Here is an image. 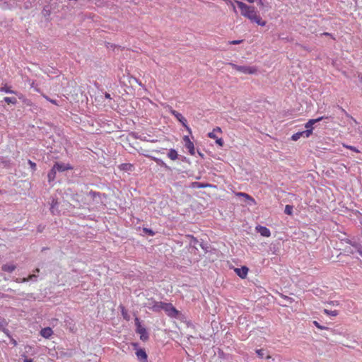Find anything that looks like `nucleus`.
<instances>
[{
  "instance_id": "obj_1",
  "label": "nucleus",
  "mask_w": 362,
  "mask_h": 362,
  "mask_svg": "<svg viewBox=\"0 0 362 362\" xmlns=\"http://www.w3.org/2000/svg\"><path fill=\"white\" fill-rule=\"evenodd\" d=\"M235 2L243 16L250 20L252 23H257L258 25H266L267 22L262 18L255 7L249 6L243 1H235Z\"/></svg>"
},
{
  "instance_id": "obj_2",
  "label": "nucleus",
  "mask_w": 362,
  "mask_h": 362,
  "mask_svg": "<svg viewBox=\"0 0 362 362\" xmlns=\"http://www.w3.org/2000/svg\"><path fill=\"white\" fill-rule=\"evenodd\" d=\"M228 64L237 71L245 74H255L257 71V69L255 66H239L233 63H229Z\"/></svg>"
},
{
  "instance_id": "obj_3",
  "label": "nucleus",
  "mask_w": 362,
  "mask_h": 362,
  "mask_svg": "<svg viewBox=\"0 0 362 362\" xmlns=\"http://www.w3.org/2000/svg\"><path fill=\"white\" fill-rule=\"evenodd\" d=\"M163 310L170 317H177L179 315V311L171 303H164Z\"/></svg>"
},
{
  "instance_id": "obj_4",
  "label": "nucleus",
  "mask_w": 362,
  "mask_h": 362,
  "mask_svg": "<svg viewBox=\"0 0 362 362\" xmlns=\"http://www.w3.org/2000/svg\"><path fill=\"white\" fill-rule=\"evenodd\" d=\"M170 113L186 128V129L191 133V129L187 124V119L177 111L170 110Z\"/></svg>"
},
{
  "instance_id": "obj_5",
  "label": "nucleus",
  "mask_w": 362,
  "mask_h": 362,
  "mask_svg": "<svg viewBox=\"0 0 362 362\" xmlns=\"http://www.w3.org/2000/svg\"><path fill=\"white\" fill-rule=\"evenodd\" d=\"M182 139L185 144V146L188 150L189 153L191 156H194L195 148L194 143L190 140L188 136H184Z\"/></svg>"
},
{
  "instance_id": "obj_6",
  "label": "nucleus",
  "mask_w": 362,
  "mask_h": 362,
  "mask_svg": "<svg viewBox=\"0 0 362 362\" xmlns=\"http://www.w3.org/2000/svg\"><path fill=\"white\" fill-rule=\"evenodd\" d=\"M54 170H56L59 172H64L68 170H72L73 167L69 164H64L62 163H55V164L53 165Z\"/></svg>"
},
{
  "instance_id": "obj_7",
  "label": "nucleus",
  "mask_w": 362,
  "mask_h": 362,
  "mask_svg": "<svg viewBox=\"0 0 362 362\" xmlns=\"http://www.w3.org/2000/svg\"><path fill=\"white\" fill-rule=\"evenodd\" d=\"M311 135V130L310 129H306L305 131L297 132L292 135L291 139L293 141H297L298 140L301 136H304L306 138H308Z\"/></svg>"
},
{
  "instance_id": "obj_8",
  "label": "nucleus",
  "mask_w": 362,
  "mask_h": 362,
  "mask_svg": "<svg viewBox=\"0 0 362 362\" xmlns=\"http://www.w3.org/2000/svg\"><path fill=\"white\" fill-rule=\"evenodd\" d=\"M255 230L260 233L263 237L269 238L271 236V232L269 228L265 226L258 225L256 226Z\"/></svg>"
},
{
  "instance_id": "obj_9",
  "label": "nucleus",
  "mask_w": 362,
  "mask_h": 362,
  "mask_svg": "<svg viewBox=\"0 0 362 362\" xmlns=\"http://www.w3.org/2000/svg\"><path fill=\"white\" fill-rule=\"evenodd\" d=\"M324 118H328V117H320L317 119H311L310 120H308V122L305 124V127L307 129H310L311 130V134H313V124H315V123L318 122H320L322 121Z\"/></svg>"
},
{
  "instance_id": "obj_10",
  "label": "nucleus",
  "mask_w": 362,
  "mask_h": 362,
  "mask_svg": "<svg viewBox=\"0 0 362 362\" xmlns=\"http://www.w3.org/2000/svg\"><path fill=\"white\" fill-rule=\"evenodd\" d=\"M248 271H249V269L247 267H245V266H243L240 268H235V272L236 274L238 276H240L241 279L246 278V276L247 275V273H248Z\"/></svg>"
},
{
  "instance_id": "obj_11",
  "label": "nucleus",
  "mask_w": 362,
  "mask_h": 362,
  "mask_svg": "<svg viewBox=\"0 0 362 362\" xmlns=\"http://www.w3.org/2000/svg\"><path fill=\"white\" fill-rule=\"evenodd\" d=\"M136 332L140 334V339L145 341L148 340V334L146 332V329L143 327L142 326H139V327L136 328Z\"/></svg>"
},
{
  "instance_id": "obj_12",
  "label": "nucleus",
  "mask_w": 362,
  "mask_h": 362,
  "mask_svg": "<svg viewBox=\"0 0 362 362\" xmlns=\"http://www.w3.org/2000/svg\"><path fill=\"white\" fill-rule=\"evenodd\" d=\"M136 355L138 359L141 362H146L147 361V354L144 349H137L136 351Z\"/></svg>"
},
{
  "instance_id": "obj_13",
  "label": "nucleus",
  "mask_w": 362,
  "mask_h": 362,
  "mask_svg": "<svg viewBox=\"0 0 362 362\" xmlns=\"http://www.w3.org/2000/svg\"><path fill=\"white\" fill-rule=\"evenodd\" d=\"M235 195L237 197H244L245 199V200L250 202V203H249L250 204H256V202H255V199L253 197H252L250 195H249L248 194H247V193H245V192H237V193H235Z\"/></svg>"
},
{
  "instance_id": "obj_14",
  "label": "nucleus",
  "mask_w": 362,
  "mask_h": 362,
  "mask_svg": "<svg viewBox=\"0 0 362 362\" xmlns=\"http://www.w3.org/2000/svg\"><path fill=\"white\" fill-rule=\"evenodd\" d=\"M52 334L53 331L49 327L42 328L40 331V335L45 339H49Z\"/></svg>"
},
{
  "instance_id": "obj_15",
  "label": "nucleus",
  "mask_w": 362,
  "mask_h": 362,
  "mask_svg": "<svg viewBox=\"0 0 362 362\" xmlns=\"http://www.w3.org/2000/svg\"><path fill=\"white\" fill-rule=\"evenodd\" d=\"M216 133H222L221 129L218 127H216L213 129L211 132H209L208 134V136L211 139L216 140L218 138V136H216Z\"/></svg>"
},
{
  "instance_id": "obj_16",
  "label": "nucleus",
  "mask_w": 362,
  "mask_h": 362,
  "mask_svg": "<svg viewBox=\"0 0 362 362\" xmlns=\"http://www.w3.org/2000/svg\"><path fill=\"white\" fill-rule=\"evenodd\" d=\"M119 168L123 171H132L134 165L131 163H122L119 166Z\"/></svg>"
},
{
  "instance_id": "obj_17",
  "label": "nucleus",
  "mask_w": 362,
  "mask_h": 362,
  "mask_svg": "<svg viewBox=\"0 0 362 362\" xmlns=\"http://www.w3.org/2000/svg\"><path fill=\"white\" fill-rule=\"evenodd\" d=\"M163 305H164V302H155L151 309L153 311L158 313L163 310Z\"/></svg>"
},
{
  "instance_id": "obj_18",
  "label": "nucleus",
  "mask_w": 362,
  "mask_h": 362,
  "mask_svg": "<svg viewBox=\"0 0 362 362\" xmlns=\"http://www.w3.org/2000/svg\"><path fill=\"white\" fill-rule=\"evenodd\" d=\"M16 267L14 265V264H4L2 267H1V269L2 271L4 272H13L15 269H16Z\"/></svg>"
},
{
  "instance_id": "obj_19",
  "label": "nucleus",
  "mask_w": 362,
  "mask_h": 362,
  "mask_svg": "<svg viewBox=\"0 0 362 362\" xmlns=\"http://www.w3.org/2000/svg\"><path fill=\"white\" fill-rule=\"evenodd\" d=\"M168 157L172 160H175L178 158V153L175 149L171 148L168 151Z\"/></svg>"
},
{
  "instance_id": "obj_20",
  "label": "nucleus",
  "mask_w": 362,
  "mask_h": 362,
  "mask_svg": "<svg viewBox=\"0 0 362 362\" xmlns=\"http://www.w3.org/2000/svg\"><path fill=\"white\" fill-rule=\"evenodd\" d=\"M56 173H57V170H54V168L52 167V168L50 170V171L49 172V173L47 175L49 182H52L55 179Z\"/></svg>"
},
{
  "instance_id": "obj_21",
  "label": "nucleus",
  "mask_w": 362,
  "mask_h": 362,
  "mask_svg": "<svg viewBox=\"0 0 362 362\" xmlns=\"http://www.w3.org/2000/svg\"><path fill=\"white\" fill-rule=\"evenodd\" d=\"M0 91L5 92L6 93L16 94V93L11 90V88L10 86H8L7 85H5L4 86L1 87L0 88Z\"/></svg>"
},
{
  "instance_id": "obj_22",
  "label": "nucleus",
  "mask_w": 362,
  "mask_h": 362,
  "mask_svg": "<svg viewBox=\"0 0 362 362\" xmlns=\"http://www.w3.org/2000/svg\"><path fill=\"white\" fill-rule=\"evenodd\" d=\"M4 101L7 103V104H16L17 103V100L16 98H13V97H5L4 98Z\"/></svg>"
},
{
  "instance_id": "obj_23",
  "label": "nucleus",
  "mask_w": 362,
  "mask_h": 362,
  "mask_svg": "<svg viewBox=\"0 0 362 362\" xmlns=\"http://www.w3.org/2000/svg\"><path fill=\"white\" fill-rule=\"evenodd\" d=\"M284 212L287 215H292L293 214V206L291 205H286Z\"/></svg>"
},
{
  "instance_id": "obj_24",
  "label": "nucleus",
  "mask_w": 362,
  "mask_h": 362,
  "mask_svg": "<svg viewBox=\"0 0 362 362\" xmlns=\"http://www.w3.org/2000/svg\"><path fill=\"white\" fill-rule=\"evenodd\" d=\"M324 313L327 315H331V316H337L338 315V311L334 310H329L327 309H325L324 310Z\"/></svg>"
},
{
  "instance_id": "obj_25",
  "label": "nucleus",
  "mask_w": 362,
  "mask_h": 362,
  "mask_svg": "<svg viewBox=\"0 0 362 362\" xmlns=\"http://www.w3.org/2000/svg\"><path fill=\"white\" fill-rule=\"evenodd\" d=\"M122 315L124 319H125L126 320H129V316L127 313V311L125 310V308L124 307H122Z\"/></svg>"
},
{
  "instance_id": "obj_26",
  "label": "nucleus",
  "mask_w": 362,
  "mask_h": 362,
  "mask_svg": "<svg viewBox=\"0 0 362 362\" xmlns=\"http://www.w3.org/2000/svg\"><path fill=\"white\" fill-rule=\"evenodd\" d=\"M8 325V322L4 318L0 317V330H1L2 328L4 327H6Z\"/></svg>"
},
{
  "instance_id": "obj_27",
  "label": "nucleus",
  "mask_w": 362,
  "mask_h": 362,
  "mask_svg": "<svg viewBox=\"0 0 362 362\" xmlns=\"http://www.w3.org/2000/svg\"><path fill=\"white\" fill-rule=\"evenodd\" d=\"M236 0H232V1L230 3H229L228 5L230 6V7L232 8L233 12L235 13H237V10H236V7H235V4H236V2H235Z\"/></svg>"
},
{
  "instance_id": "obj_28",
  "label": "nucleus",
  "mask_w": 362,
  "mask_h": 362,
  "mask_svg": "<svg viewBox=\"0 0 362 362\" xmlns=\"http://www.w3.org/2000/svg\"><path fill=\"white\" fill-rule=\"evenodd\" d=\"M313 324L319 329L323 330L327 329L326 327L320 325L317 321H313Z\"/></svg>"
},
{
  "instance_id": "obj_29",
  "label": "nucleus",
  "mask_w": 362,
  "mask_h": 362,
  "mask_svg": "<svg viewBox=\"0 0 362 362\" xmlns=\"http://www.w3.org/2000/svg\"><path fill=\"white\" fill-rule=\"evenodd\" d=\"M256 354H257V356L262 358L264 357V350L260 349H257L256 350Z\"/></svg>"
},
{
  "instance_id": "obj_30",
  "label": "nucleus",
  "mask_w": 362,
  "mask_h": 362,
  "mask_svg": "<svg viewBox=\"0 0 362 362\" xmlns=\"http://www.w3.org/2000/svg\"><path fill=\"white\" fill-rule=\"evenodd\" d=\"M345 148H348V149H350L351 151H354L355 152H359V151L354 146H349V145H346V144H344L343 145Z\"/></svg>"
},
{
  "instance_id": "obj_31",
  "label": "nucleus",
  "mask_w": 362,
  "mask_h": 362,
  "mask_svg": "<svg viewBox=\"0 0 362 362\" xmlns=\"http://www.w3.org/2000/svg\"><path fill=\"white\" fill-rule=\"evenodd\" d=\"M36 277V276L35 274H31V275H29L28 278H23L21 281V282H27L29 280H31L33 279V278Z\"/></svg>"
},
{
  "instance_id": "obj_32",
  "label": "nucleus",
  "mask_w": 362,
  "mask_h": 362,
  "mask_svg": "<svg viewBox=\"0 0 362 362\" xmlns=\"http://www.w3.org/2000/svg\"><path fill=\"white\" fill-rule=\"evenodd\" d=\"M216 144H218L219 146H223L224 144L223 140L221 138H217L216 139Z\"/></svg>"
},
{
  "instance_id": "obj_33",
  "label": "nucleus",
  "mask_w": 362,
  "mask_h": 362,
  "mask_svg": "<svg viewBox=\"0 0 362 362\" xmlns=\"http://www.w3.org/2000/svg\"><path fill=\"white\" fill-rule=\"evenodd\" d=\"M44 98L48 100L49 102H50L51 103L54 104V105H58V103L57 102V100H53V99H51L49 98V97L46 96V95H44Z\"/></svg>"
},
{
  "instance_id": "obj_34",
  "label": "nucleus",
  "mask_w": 362,
  "mask_h": 362,
  "mask_svg": "<svg viewBox=\"0 0 362 362\" xmlns=\"http://www.w3.org/2000/svg\"><path fill=\"white\" fill-rule=\"evenodd\" d=\"M28 164L30 165V166L33 169V170L35 171L36 170V163H35L33 162L30 160H28Z\"/></svg>"
},
{
  "instance_id": "obj_35",
  "label": "nucleus",
  "mask_w": 362,
  "mask_h": 362,
  "mask_svg": "<svg viewBox=\"0 0 362 362\" xmlns=\"http://www.w3.org/2000/svg\"><path fill=\"white\" fill-rule=\"evenodd\" d=\"M148 157L151 158L153 160L156 161L158 164H164L163 162L158 158L153 157V156H148Z\"/></svg>"
},
{
  "instance_id": "obj_36",
  "label": "nucleus",
  "mask_w": 362,
  "mask_h": 362,
  "mask_svg": "<svg viewBox=\"0 0 362 362\" xmlns=\"http://www.w3.org/2000/svg\"><path fill=\"white\" fill-rule=\"evenodd\" d=\"M1 331H2L4 333H5L8 337H11L10 334H9V331H8V329H7L6 328V327L2 328Z\"/></svg>"
},
{
  "instance_id": "obj_37",
  "label": "nucleus",
  "mask_w": 362,
  "mask_h": 362,
  "mask_svg": "<svg viewBox=\"0 0 362 362\" xmlns=\"http://www.w3.org/2000/svg\"><path fill=\"white\" fill-rule=\"evenodd\" d=\"M242 42H243V40H233V41H230L229 43H230V45H239V44H240Z\"/></svg>"
},
{
  "instance_id": "obj_38",
  "label": "nucleus",
  "mask_w": 362,
  "mask_h": 362,
  "mask_svg": "<svg viewBox=\"0 0 362 362\" xmlns=\"http://www.w3.org/2000/svg\"><path fill=\"white\" fill-rule=\"evenodd\" d=\"M257 1L258 6L259 7H263L264 6L263 0H256Z\"/></svg>"
},
{
  "instance_id": "obj_39",
  "label": "nucleus",
  "mask_w": 362,
  "mask_h": 362,
  "mask_svg": "<svg viewBox=\"0 0 362 362\" xmlns=\"http://www.w3.org/2000/svg\"><path fill=\"white\" fill-rule=\"evenodd\" d=\"M135 324L136 325V328L139 327V326H141L140 321L137 317L135 319Z\"/></svg>"
},
{
  "instance_id": "obj_40",
  "label": "nucleus",
  "mask_w": 362,
  "mask_h": 362,
  "mask_svg": "<svg viewBox=\"0 0 362 362\" xmlns=\"http://www.w3.org/2000/svg\"><path fill=\"white\" fill-rule=\"evenodd\" d=\"M11 343H12V344H13V346H16V345H17V341H16L14 339H13V338H12V339H11Z\"/></svg>"
},
{
  "instance_id": "obj_41",
  "label": "nucleus",
  "mask_w": 362,
  "mask_h": 362,
  "mask_svg": "<svg viewBox=\"0 0 362 362\" xmlns=\"http://www.w3.org/2000/svg\"><path fill=\"white\" fill-rule=\"evenodd\" d=\"M357 251L362 256V248H358Z\"/></svg>"
},
{
  "instance_id": "obj_42",
  "label": "nucleus",
  "mask_w": 362,
  "mask_h": 362,
  "mask_svg": "<svg viewBox=\"0 0 362 362\" xmlns=\"http://www.w3.org/2000/svg\"><path fill=\"white\" fill-rule=\"evenodd\" d=\"M24 362H33V360L26 358L24 360Z\"/></svg>"
},
{
  "instance_id": "obj_43",
  "label": "nucleus",
  "mask_w": 362,
  "mask_h": 362,
  "mask_svg": "<svg viewBox=\"0 0 362 362\" xmlns=\"http://www.w3.org/2000/svg\"><path fill=\"white\" fill-rule=\"evenodd\" d=\"M248 3L252 4L255 1V0H246Z\"/></svg>"
},
{
  "instance_id": "obj_44",
  "label": "nucleus",
  "mask_w": 362,
  "mask_h": 362,
  "mask_svg": "<svg viewBox=\"0 0 362 362\" xmlns=\"http://www.w3.org/2000/svg\"><path fill=\"white\" fill-rule=\"evenodd\" d=\"M359 81L362 83V74L358 75Z\"/></svg>"
},
{
  "instance_id": "obj_45",
  "label": "nucleus",
  "mask_w": 362,
  "mask_h": 362,
  "mask_svg": "<svg viewBox=\"0 0 362 362\" xmlns=\"http://www.w3.org/2000/svg\"><path fill=\"white\" fill-rule=\"evenodd\" d=\"M148 141L153 143V142H156L157 140H155L154 139H152L151 140H148Z\"/></svg>"
},
{
  "instance_id": "obj_46",
  "label": "nucleus",
  "mask_w": 362,
  "mask_h": 362,
  "mask_svg": "<svg viewBox=\"0 0 362 362\" xmlns=\"http://www.w3.org/2000/svg\"><path fill=\"white\" fill-rule=\"evenodd\" d=\"M199 153V155L201 156V157H203V153H200V152H198Z\"/></svg>"
},
{
  "instance_id": "obj_47",
  "label": "nucleus",
  "mask_w": 362,
  "mask_h": 362,
  "mask_svg": "<svg viewBox=\"0 0 362 362\" xmlns=\"http://www.w3.org/2000/svg\"><path fill=\"white\" fill-rule=\"evenodd\" d=\"M105 97H106V98H110V94L107 93V94L105 95Z\"/></svg>"
},
{
  "instance_id": "obj_48",
  "label": "nucleus",
  "mask_w": 362,
  "mask_h": 362,
  "mask_svg": "<svg viewBox=\"0 0 362 362\" xmlns=\"http://www.w3.org/2000/svg\"><path fill=\"white\" fill-rule=\"evenodd\" d=\"M266 358H267V359H269V358H271V356H270V355H268Z\"/></svg>"
},
{
  "instance_id": "obj_49",
  "label": "nucleus",
  "mask_w": 362,
  "mask_h": 362,
  "mask_svg": "<svg viewBox=\"0 0 362 362\" xmlns=\"http://www.w3.org/2000/svg\"><path fill=\"white\" fill-rule=\"evenodd\" d=\"M324 35H329V33H324Z\"/></svg>"
},
{
  "instance_id": "obj_50",
  "label": "nucleus",
  "mask_w": 362,
  "mask_h": 362,
  "mask_svg": "<svg viewBox=\"0 0 362 362\" xmlns=\"http://www.w3.org/2000/svg\"><path fill=\"white\" fill-rule=\"evenodd\" d=\"M148 233H150V234H151V235L153 234V233H152V231H151V230L148 231Z\"/></svg>"
},
{
  "instance_id": "obj_51",
  "label": "nucleus",
  "mask_w": 362,
  "mask_h": 362,
  "mask_svg": "<svg viewBox=\"0 0 362 362\" xmlns=\"http://www.w3.org/2000/svg\"><path fill=\"white\" fill-rule=\"evenodd\" d=\"M148 233H150V234H151V235L153 234V233H152V231H151V230L148 231Z\"/></svg>"
},
{
  "instance_id": "obj_52",
  "label": "nucleus",
  "mask_w": 362,
  "mask_h": 362,
  "mask_svg": "<svg viewBox=\"0 0 362 362\" xmlns=\"http://www.w3.org/2000/svg\"><path fill=\"white\" fill-rule=\"evenodd\" d=\"M36 272H40V269H36Z\"/></svg>"
},
{
  "instance_id": "obj_53",
  "label": "nucleus",
  "mask_w": 362,
  "mask_h": 362,
  "mask_svg": "<svg viewBox=\"0 0 362 362\" xmlns=\"http://www.w3.org/2000/svg\"><path fill=\"white\" fill-rule=\"evenodd\" d=\"M16 282H21L18 279L16 280Z\"/></svg>"
}]
</instances>
